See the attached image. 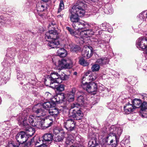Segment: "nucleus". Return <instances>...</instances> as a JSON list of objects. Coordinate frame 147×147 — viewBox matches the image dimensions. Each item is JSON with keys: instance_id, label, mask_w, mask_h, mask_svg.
<instances>
[{"instance_id": "obj_1", "label": "nucleus", "mask_w": 147, "mask_h": 147, "mask_svg": "<svg viewBox=\"0 0 147 147\" xmlns=\"http://www.w3.org/2000/svg\"><path fill=\"white\" fill-rule=\"evenodd\" d=\"M55 105V104L52 102H46L43 103L42 108L40 109L37 108V105H35L33 107L32 110L38 115H31L29 116V120L32 126L38 128L43 127V125L42 124V122L45 120L41 117L47 115L48 111L51 109H50L54 107Z\"/></svg>"}, {"instance_id": "obj_2", "label": "nucleus", "mask_w": 147, "mask_h": 147, "mask_svg": "<svg viewBox=\"0 0 147 147\" xmlns=\"http://www.w3.org/2000/svg\"><path fill=\"white\" fill-rule=\"evenodd\" d=\"M110 133L107 137L106 142H108V140L111 139L109 144L111 145L112 147H116L119 142V140L117 138V135L119 136L121 134L122 130L120 127H116L114 126H111L110 129Z\"/></svg>"}, {"instance_id": "obj_3", "label": "nucleus", "mask_w": 147, "mask_h": 147, "mask_svg": "<svg viewBox=\"0 0 147 147\" xmlns=\"http://www.w3.org/2000/svg\"><path fill=\"white\" fill-rule=\"evenodd\" d=\"M29 117L28 118L24 116H20L18 118V123L19 125L23 126L25 128L26 131V134L27 135V137L28 136H32L35 132V130L34 128L30 126L29 123L32 125L30 122L29 120Z\"/></svg>"}, {"instance_id": "obj_4", "label": "nucleus", "mask_w": 147, "mask_h": 147, "mask_svg": "<svg viewBox=\"0 0 147 147\" xmlns=\"http://www.w3.org/2000/svg\"><path fill=\"white\" fill-rule=\"evenodd\" d=\"M76 89L74 88L71 91L68 92L66 93V96H65L64 94L61 93L58 94L57 95L55 96L54 98L56 100L54 101L56 102L60 103L63 101L65 98H67L66 99L69 102H71L74 100V95L76 92Z\"/></svg>"}, {"instance_id": "obj_5", "label": "nucleus", "mask_w": 147, "mask_h": 147, "mask_svg": "<svg viewBox=\"0 0 147 147\" xmlns=\"http://www.w3.org/2000/svg\"><path fill=\"white\" fill-rule=\"evenodd\" d=\"M67 76L64 73L61 75L59 74L57 72L51 73L50 76L48 79L50 81V84L54 83L57 84L62 83V81L65 80L67 79Z\"/></svg>"}, {"instance_id": "obj_6", "label": "nucleus", "mask_w": 147, "mask_h": 147, "mask_svg": "<svg viewBox=\"0 0 147 147\" xmlns=\"http://www.w3.org/2000/svg\"><path fill=\"white\" fill-rule=\"evenodd\" d=\"M94 32L92 30H83L80 33H78V36H80L79 42L82 44L86 42L85 40L89 39V37L93 35Z\"/></svg>"}, {"instance_id": "obj_7", "label": "nucleus", "mask_w": 147, "mask_h": 147, "mask_svg": "<svg viewBox=\"0 0 147 147\" xmlns=\"http://www.w3.org/2000/svg\"><path fill=\"white\" fill-rule=\"evenodd\" d=\"M78 105L77 104H72L71 105V109H73L72 112L70 114L69 117H72L74 119L80 120L83 116V114L80 110V108L77 107Z\"/></svg>"}, {"instance_id": "obj_8", "label": "nucleus", "mask_w": 147, "mask_h": 147, "mask_svg": "<svg viewBox=\"0 0 147 147\" xmlns=\"http://www.w3.org/2000/svg\"><path fill=\"white\" fill-rule=\"evenodd\" d=\"M72 26L75 29L78 30V33L81 32L84 29L88 28L89 25L87 22L81 20L73 22Z\"/></svg>"}, {"instance_id": "obj_9", "label": "nucleus", "mask_w": 147, "mask_h": 147, "mask_svg": "<svg viewBox=\"0 0 147 147\" xmlns=\"http://www.w3.org/2000/svg\"><path fill=\"white\" fill-rule=\"evenodd\" d=\"M73 63L71 59L69 58L65 59H62L58 61V66L59 69H70L72 67Z\"/></svg>"}, {"instance_id": "obj_10", "label": "nucleus", "mask_w": 147, "mask_h": 147, "mask_svg": "<svg viewBox=\"0 0 147 147\" xmlns=\"http://www.w3.org/2000/svg\"><path fill=\"white\" fill-rule=\"evenodd\" d=\"M83 4L81 2L80 4L73 6L71 9L73 10V11L75 12L78 16H83L85 12V10L83 7Z\"/></svg>"}, {"instance_id": "obj_11", "label": "nucleus", "mask_w": 147, "mask_h": 147, "mask_svg": "<svg viewBox=\"0 0 147 147\" xmlns=\"http://www.w3.org/2000/svg\"><path fill=\"white\" fill-rule=\"evenodd\" d=\"M136 46L137 48L144 49L147 47V38L141 37L136 41Z\"/></svg>"}, {"instance_id": "obj_12", "label": "nucleus", "mask_w": 147, "mask_h": 147, "mask_svg": "<svg viewBox=\"0 0 147 147\" xmlns=\"http://www.w3.org/2000/svg\"><path fill=\"white\" fill-rule=\"evenodd\" d=\"M83 87L84 89L89 92L96 91L97 89V86L94 82H90L89 84L86 83L83 84Z\"/></svg>"}, {"instance_id": "obj_13", "label": "nucleus", "mask_w": 147, "mask_h": 147, "mask_svg": "<svg viewBox=\"0 0 147 147\" xmlns=\"http://www.w3.org/2000/svg\"><path fill=\"white\" fill-rule=\"evenodd\" d=\"M63 124L67 130L71 131L74 129L76 122L73 119H69L64 122Z\"/></svg>"}, {"instance_id": "obj_14", "label": "nucleus", "mask_w": 147, "mask_h": 147, "mask_svg": "<svg viewBox=\"0 0 147 147\" xmlns=\"http://www.w3.org/2000/svg\"><path fill=\"white\" fill-rule=\"evenodd\" d=\"M28 138L27 135L24 131H21L18 133L16 136V139L19 143H23L26 141Z\"/></svg>"}, {"instance_id": "obj_15", "label": "nucleus", "mask_w": 147, "mask_h": 147, "mask_svg": "<svg viewBox=\"0 0 147 147\" xmlns=\"http://www.w3.org/2000/svg\"><path fill=\"white\" fill-rule=\"evenodd\" d=\"M90 72L91 71H88L85 72L82 78V80L84 81L86 79H87L89 81H94L96 80L97 78L96 75L93 73H91L90 75Z\"/></svg>"}, {"instance_id": "obj_16", "label": "nucleus", "mask_w": 147, "mask_h": 147, "mask_svg": "<svg viewBox=\"0 0 147 147\" xmlns=\"http://www.w3.org/2000/svg\"><path fill=\"white\" fill-rule=\"evenodd\" d=\"M50 30L45 34V38L48 39H56L58 33L55 29Z\"/></svg>"}, {"instance_id": "obj_17", "label": "nucleus", "mask_w": 147, "mask_h": 147, "mask_svg": "<svg viewBox=\"0 0 147 147\" xmlns=\"http://www.w3.org/2000/svg\"><path fill=\"white\" fill-rule=\"evenodd\" d=\"M59 42L56 39H52L48 42L47 44L48 47L49 49L59 47Z\"/></svg>"}, {"instance_id": "obj_18", "label": "nucleus", "mask_w": 147, "mask_h": 147, "mask_svg": "<svg viewBox=\"0 0 147 147\" xmlns=\"http://www.w3.org/2000/svg\"><path fill=\"white\" fill-rule=\"evenodd\" d=\"M135 109L132 104L128 102L124 107V111L127 114H129L133 112Z\"/></svg>"}, {"instance_id": "obj_19", "label": "nucleus", "mask_w": 147, "mask_h": 147, "mask_svg": "<svg viewBox=\"0 0 147 147\" xmlns=\"http://www.w3.org/2000/svg\"><path fill=\"white\" fill-rule=\"evenodd\" d=\"M69 12V17L72 22L73 23L79 20L78 16L75 13V12L73 11V10L70 9Z\"/></svg>"}, {"instance_id": "obj_20", "label": "nucleus", "mask_w": 147, "mask_h": 147, "mask_svg": "<svg viewBox=\"0 0 147 147\" xmlns=\"http://www.w3.org/2000/svg\"><path fill=\"white\" fill-rule=\"evenodd\" d=\"M77 100L78 103H74L72 104H77L78 105L77 107L80 108V106H86L85 103V100H84L83 96H82L80 95L78 96L77 97Z\"/></svg>"}, {"instance_id": "obj_21", "label": "nucleus", "mask_w": 147, "mask_h": 147, "mask_svg": "<svg viewBox=\"0 0 147 147\" xmlns=\"http://www.w3.org/2000/svg\"><path fill=\"white\" fill-rule=\"evenodd\" d=\"M93 51L88 47L86 50H84L82 52V54L83 57L88 58L90 57L92 54Z\"/></svg>"}, {"instance_id": "obj_22", "label": "nucleus", "mask_w": 147, "mask_h": 147, "mask_svg": "<svg viewBox=\"0 0 147 147\" xmlns=\"http://www.w3.org/2000/svg\"><path fill=\"white\" fill-rule=\"evenodd\" d=\"M43 142H51L53 139V136L50 133L45 134L42 137Z\"/></svg>"}, {"instance_id": "obj_23", "label": "nucleus", "mask_w": 147, "mask_h": 147, "mask_svg": "<svg viewBox=\"0 0 147 147\" xmlns=\"http://www.w3.org/2000/svg\"><path fill=\"white\" fill-rule=\"evenodd\" d=\"M48 113L50 114V116L53 117L54 119L57 117L59 113L58 109L55 108L49 110Z\"/></svg>"}, {"instance_id": "obj_24", "label": "nucleus", "mask_w": 147, "mask_h": 147, "mask_svg": "<svg viewBox=\"0 0 147 147\" xmlns=\"http://www.w3.org/2000/svg\"><path fill=\"white\" fill-rule=\"evenodd\" d=\"M65 135V133L64 131H61V134L54 138V140L56 142H61L63 140Z\"/></svg>"}, {"instance_id": "obj_25", "label": "nucleus", "mask_w": 147, "mask_h": 147, "mask_svg": "<svg viewBox=\"0 0 147 147\" xmlns=\"http://www.w3.org/2000/svg\"><path fill=\"white\" fill-rule=\"evenodd\" d=\"M142 102L140 99L135 98L132 101V104L135 109L140 107L141 106Z\"/></svg>"}, {"instance_id": "obj_26", "label": "nucleus", "mask_w": 147, "mask_h": 147, "mask_svg": "<svg viewBox=\"0 0 147 147\" xmlns=\"http://www.w3.org/2000/svg\"><path fill=\"white\" fill-rule=\"evenodd\" d=\"M104 12L107 14H111L113 12V9L111 5H106L104 9Z\"/></svg>"}, {"instance_id": "obj_27", "label": "nucleus", "mask_w": 147, "mask_h": 147, "mask_svg": "<svg viewBox=\"0 0 147 147\" xmlns=\"http://www.w3.org/2000/svg\"><path fill=\"white\" fill-rule=\"evenodd\" d=\"M57 53L58 56L62 57H66L67 54V51L63 48L59 49Z\"/></svg>"}, {"instance_id": "obj_28", "label": "nucleus", "mask_w": 147, "mask_h": 147, "mask_svg": "<svg viewBox=\"0 0 147 147\" xmlns=\"http://www.w3.org/2000/svg\"><path fill=\"white\" fill-rule=\"evenodd\" d=\"M109 60L107 58H102L98 59L96 62L100 65H104L108 63Z\"/></svg>"}, {"instance_id": "obj_29", "label": "nucleus", "mask_w": 147, "mask_h": 147, "mask_svg": "<svg viewBox=\"0 0 147 147\" xmlns=\"http://www.w3.org/2000/svg\"><path fill=\"white\" fill-rule=\"evenodd\" d=\"M59 83L57 85H55L54 87V88L59 92H61L64 90L65 86L63 84Z\"/></svg>"}, {"instance_id": "obj_30", "label": "nucleus", "mask_w": 147, "mask_h": 147, "mask_svg": "<svg viewBox=\"0 0 147 147\" xmlns=\"http://www.w3.org/2000/svg\"><path fill=\"white\" fill-rule=\"evenodd\" d=\"M66 29L70 33L71 35L74 36L77 38L78 39V40L79 41V40L80 36H76L77 34L78 35V32H74V30L71 28L68 27H66Z\"/></svg>"}, {"instance_id": "obj_31", "label": "nucleus", "mask_w": 147, "mask_h": 147, "mask_svg": "<svg viewBox=\"0 0 147 147\" xmlns=\"http://www.w3.org/2000/svg\"><path fill=\"white\" fill-rule=\"evenodd\" d=\"M70 47L71 51L73 52H76L79 49V47L78 45H76L73 43H71L69 45Z\"/></svg>"}, {"instance_id": "obj_32", "label": "nucleus", "mask_w": 147, "mask_h": 147, "mask_svg": "<svg viewBox=\"0 0 147 147\" xmlns=\"http://www.w3.org/2000/svg\"><path fill=\"white\" fill-rule=\"evenodd\" d=\"M96 145V141L95 139H92L88 142V147H95Z\"/></svg>"}, {"instance_id": "obj_33", "label": "nucleus", "mask_w": 147, "mask_h": 147, "mask_svg": "<svg viewBox=\"0 0 147 147\" xmlns=\"http://www.w3.org/2000/svg\"><path fill=\"white\" fill-rule=\"evenodd\" d=\"M79 63L80 65L83 66H87L89 64V63L83 58H81L80 59Z\"/></svg>"}, {"instance_id": "obj_34", "label": "nucleus", "mask_w": 147, "mask_h": 147, "mask_svg": "<svg viewBox=\"0 0 147 147\" xmlns=\"http://www.w3.org/2000/svg\"><path fill=\"white\" fill-rule=\"evenodd\" d=\"M100 66L98 64H94L92 65L91 69L93 72H96L98 71L100 69Z\"/></svg>"}, {"instance_id": "obj_35", "label": "nucleus", "mask_w": 147, "mask_h": 147, "mask_svg": "<svg viewBox=\"0 0 147 147\" xmlns=\"http://www.w3.org/2000/svg\"><path fill=\"white\" fill-rule=\"evenodd\" d=\"M17 77L18 80H22L24 79L25 76L22 72L20 71L18 73Z\"/></svg>"}, {"instance_id": "obj_36", "label": "nucleus", "mask_w": 147, "mask_h": 147, "mask_svg": "<svg viewBox=\"0 0 147 147\" xmlns=\"http://www.w3.org/2000/svg\"><path fill=\"white\" fill-rule=\"evenodd\" d=\"M1 75H3V76L2 77V79H3V80H4L5 81H7L8 80L9 78L10 77V74L9 73H6L4 74V75H3V73H1Z\"/></svg>"}, {"instance_id": "obj_37", "label": "nucleus", "mask_w": 147, "mask_h": 147, "mask_svg": "<svg viewBox=\"0 0 147 147\" xmlns=\"http://www.w3.org/2000/svg\"><path fill=\"white\" fill-rule=\"evenodd\" d=\"M109 24L106 23H104L101 24L100 26V28L102 30H106L107 28L109 26Z\"/></svg>"}, {"instance_id": "obj_38", "label": "nucleus", "mask_w": 147, "mask_h": 147, "mask_svg": "<svg viewBox=\"0 0 147 147\" xmlns=\"http://www.w3.org/2000/svg\"><path fill=\"white\" fill-rule=\"evenodd\" d=\"M56 27V22L54 21H52L49 24V29H51V28L53 29H55Z\"/></svg>"}, {"instance_id": "obj_39", "label": "nucleus", "mask_w": 147, "mask_h": 147, "mask_svg": "<svg viewBox=\"0 0 147 147\" xmlns=\"http://www.w3.org/2000/svg\"><path fill=\"white\" fill-rule=\"evenodd\" d=\"M74 141V140L72 139H70L69 137H68L65 141V144L67 145H72Z\"/></svg>"}, {"instance_id": "obj_40", "label": "nucleus", "mask_w": 147, "mask_h": 147, "mask_svg": "<svg viewBox=\"0 0 147 147\" xmlns=\"http://www.w3.org/2000/svg\"><path fill=\"white\" fill-rule=\"evenodd\" d=\"M64 8V5L63 1L61 0L59 5V7L58 9V13H59Z\"/></svg>"}, {"instance_id": "obj_41", "label": "nucleus", "mask_w": 147, "mask_h": 147, "mask_svg": "<svg viewBox=\"0 0 147 147\" xmlns=\"http://www.w3.org/2000/svg\"><path fill=\"white\" fill-rule=\"evenodd\" d=\"M145 14V12H143L138 15V17L140 19V20L144 21V20H145V16L144 15L146 16V15Z\"/></svg>"}, {"instance_id": "obj_42", "label": "nucleus", "mask_w": 147, "mask_h": 147, "mask_svg": "<svg viewBox=\"0 0 147 147\" xmlns=\"http://www.w3.org/2000/svg\"><path fill=\"white\" fill-rule=\"evenodd\" d=\"M141 110H144L145 109H147V102H144L141 104Z\"/></svg>"}, {"instance_id": "obj_43", "label": "nucleus", "mask_w": 147, "mask_h": 147, "mask_svg": "<svg viewBox=\"0 0 147 147\" xmlns=\"http://www.w3.org/2000/svg\"><path fill=\"white\" fill-rule=\"evenodd\" d=\"M141 140L142 142H144L147 143V134L142 135L141 136Z\"/></svg>"}, {"instance_id": "obj_44", "label": "nucleus", "mask_w": 147, "mask_h": 147, "mask_svg": "<svg viewBox=\"0 0 147 147\" xmlns=\"http://www.w3.org/2000/svg\"><path fill=\"white\" fill-rule=\"evenodd\" d=\"M61 131H60L58 128H54L53 129V133L54 134L57 135L59 133L61 134Z\"/></svg>"}, {"instance_id": "obj_45", "label": "nucleus", "mask_w": 147, "mask_h": 147, "mask_svg": "<svg viewBox=\"0 0 147 147\" xmlns=\"http://www.w3.org/2000/svg\"><path fill=\"white\" fill-rule=\"evenodd\" d=\"M7 147H18V146L15 145L13 142H9Z\"/></svg>"}, {"instance_id": "obj_46", "label": "nucleus", "mask_w": 147, "mask_h": 147, "mask_svg": "<svg viewBox=\"0 0 147 147\" xmlns=\"http://www.w3.org/2000/svg\"><path fill=\"white\" fill-rule=\"evenodd\" d=\"M37 143H38V142L37 141L35 143V142L34 141V137H33L30 140V141L28 144L29 146L32 144H33V143H34L35 145H36L37 144Z\"/></svg>"}, {"instance_id": "obj_47", "label": "nucleus", "mask_w": 147, "mask_h": 147, "mask_svg": "<svg viewBox=\"0 0 147 147\" xmlns=\"http://www.w3.org/2000/svg\"><path fill=\"white\" fill-rule=\"evenodd\" d=\"M45 6L44 5H41L40 6L38 7H37V10L40 11H42L45 9Z\"/></svg>"}, {"instance_id": "obj_48", "label": "nucleus", "mask_w": 147, "mask_h": 147, "mask_svg": "<svg viewBox=\"0 0 147 147\" xmlns=\"http://www.w3.org/2000/svg\"><path fill=\"white\" fill-rule=\"evenodd\" d=\"M142 112V115L145 117H147V109H145L144 110H141Z\"/></svg>"}, {"instance_id": "obj_49", "label": "nucleus", "mask_w": 147, "mask_h": 147, "mask_svg": "<svg viewBox=\"0 0 147 147\" xmlns=\"http://www.w3.org/2000/svg\"><path fill=\"white\" fill-rule=\"evenodd\" d=\"M115 106V105L113 104L112 102H111L108 104V107L110 109H113Z\"/></svg>"}, {"instance_id": "obj_50", "label": "nucleus", "mask_w": 147, "mask_h": 147, "mask_svg": "<svg viewBox=\"0 0 147 147\" xmlns=\"http://www.w3.org/2000/svg\"><path fill=\"white\" fill-rule=\"evenodd\" d=\"M96 43L98 44H102L105 45V42L104 40H101L99 39L96 41Z\"/></svg>"}, {"instance_id": "obj_51", "label": "nucleus", "mask_w": 147, "mask_h": 147, "mask_svg": "<svg viewBox=\"0 0 147 147\" xmlns=\"http://www.w3.org/2000/svg\"><path fill=\"white\" fill-rule=\"evenodd\" d=\"M21 143V144H19V147H28L29 146L28 143H25L24 142Z\"/></svg>"}, {"instance_id": "obj_52", "label": "nucleus", "mask_w": 147, "mask_h": 147, "mask_svg": "<svg viewBox=\"0 0 147 147\" xmlns=\"http://www.w3.org/2000/svg\"><path fill=\"white\" fill-rule=\"evenodd\" d=\"M141 98L144 100L147 99V94H143L141 95Z\"/></svg>"}, {"instance_id": "obj_53", "label": "nucleus", "mask_w": 147, "mask_h": 147, "mask_svg": "<svg viewBox=\"0 0 147 147\" xmlns=\"http://www.w3.org/2000/svg\"><path fill=\"white\" fill-rule=\"evenodd\" d=\"M108 28H107V30L110 32H112L113 31V29L109 26L108 27Z\"/></svg>"}, {"instance_id": "obj_54", "label": "nucleus", "mask_w": 147, "mask_h": 147, "mask_svg": "<svg viewBox=\"0 0 147 147\" xmlns=\"http://www.w3.org/2000/svg\"><path fill=\"white\" fill-rule=\"evenodd\" d=\"M98 27L97 26H94L92 30L94 32V33L98 29Z\"/></svg>"}, {"instance_id": "obj_55", "label": "nucleus", "mask_w": 147, "mask_h": 147, "mask_svg": "<svg viewBox=\"0 0 147 147\" xmlns=\"http://www.w3.org/2000/svg\"><path fill=\"white\" fill-rule=\"evenodd\" d=\"M52 122H51L50 123H49L47 125H45V126H44V127H45L46 128H48L51 126L52 125Z\"/></svg>"}, {"instance_id": "obj_56", "label": "nucleus", "mask_w": 147, "mask_h": 147, "mask_svg": "<svg viewBox=\"0 0 147 147\" xmlns=\"http://www.w3.org/2000/svg\"><path fill=\"white\" fill-rule=\"evenodd\" d=\"M33 88V89L32 90L33 93L34 94H36V92H37V89L36 88H34V87Z\"/></svg>"}, {"instance_id": "obj_57", "label": "nucleus", "mask_w": 147, "mask_h": 147, "mask_svg": "<svg viewBox=\"0 0 147 147\" xmlns=\"http://www.w3.org/2000/svg\"><path fill=\"white\" fill-rule=\"evenodd\" d=\"M38 147H47V146L46 144H43L39 146Z\"/></svg>"}, {"instance_id": "obj_58", "label": "nucleus", "mask_w": 147, "mask_h": 147, "mask_svg": "<svg viewBox=\"0 0 147 147\" xmlns=\"http://www.w3.org/2000/svg\"><path fill=\"white\" fill-rule=\"evenodd\" d=\"M52 61H53V63H54L55 64V65H56V62H54V60H53V59H52Z\"/></svg>"}, {"instance_id": "obj_59", "label": "nucleus", "mask_w": 147, "mask_h": 147, "mask_svg": "<svg viewBox=\"0 0 147 147\" xmlns=\"http://www.w3.org/2000/svg\"><path fill=\"white\" fill-rule=\"evenodd\" d=\"M23 62L24 63H26L28 62V60H26V61H23Z\"/></svg>"}, {"instance_id": "obj_60", "label": "nucleus", "mask_w": 147, "mask_h": 147, "mask_svg": "<svg viewBox=\"0 0 147 147\" xmlns=\"http://www.w3.org/2000/svg\"><path fill=\"white\" fill-rule=\"evenodd\" d=\"M91 0L93 2H95L98 1V0Z\"/></svg>"}, {"instance_id": "obj_61", "label": "nucleus", "mask_w": 147, "mask_h": 147, "mask_svg": "<svg viewBox=\"0 0 147 147\" xmlns=\"http://www.w3.org/2000/svg\"><path fill=\"white\" fill-rule=\"evenodd\" d=\"M126 141H127V142H129V139L126 140H125V142H126Z\"/></svg>"}, {"instance_id": "obj_62", "label": "nucleus", "mask_w": 147, "mask_h": 147, "mask_svg": "<svg viewBox=\"0 0 147 147\" xmlns=\"http://www.w3.org/2000/svg\"><path fill=\"white\" fill-rule=\"evenodd\" d=\"M42 1H44V2H47L48 0H42Z\"/></svg>"}, {"instance_id": "obj_63", "label": "nucleus", "mask_w": 147, "mask_h": 147, "mask_svg": "<svg viewBox=\"0 0 147 147\" xmlns=\"http://www.w3.org/2000/svg\"><path fill=\"white\" fill-rule=\"evenodd\" d=\"M2 19L1 17H0V22H2Z\"/></svg>"}, {"instance_id": "obj_64", "label": "nucleus", "mask_w": 147, "mask_h": 147, "mask_svg": "<svg viewBox=\"0 0 147 147\" xmlns=\"http://www.w3.org/2000/svg\"><path fill=\"white\" fill-rule=\"evenodd\" d=\"M1 97H0V104H1Z\"/></svg>"}]
</instances>
